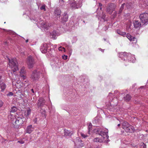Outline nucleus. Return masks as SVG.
Returning a JSON list of instances; mask_svg holds the SVG:
<instances>
[{"instance_id": "nucleus-1", "label": "nucleus", "mask_w": 148, "mask_h": 148, "mask_svg": "<svg viewBox=\"0 0 148 148\" xmlns=\"http://www.w3.org/2000/svg\"><path fill=\"white\" fill-rule=\"evenodd\" d=\"M118 56L121 60L126 62L132 63L135 62L136 58L134 55H132L130 53H127L125 52H121L119 53Z\"/></svg>"}, {"instance_id": "nucleus-2", "label": "nucleus", "mask_w": 148, "mask_h": 148, "mask_svg": "<svg viewBox=\"0 0 148 148\" xmlns=\"http://www.w3.org/2000/svg\"><path fill=\"white\" fill-rule=\"evenodd\" d=\"M9 118L15 126L17 127L23 124L25 121V119L24 117H21L18 115L10 114L9 116Z\"/></svg>"}, {"instance_id": "nucleus-3", "label": "nucleus", "mask_w": 148, "mask_h": 148, "mask_svg": "<svg viewBox=\"0 0 148 148\" xmlns=\"http://www.w3.org/2000/svg\"><path fill=\"white\" fill-rule=\"evenodd\" d=\"M31 20H33L36 21V23L39 27H40L45 31L49 29V24L48 23H46L41 19V18H37L36 17L30 18Z\"/></svg>"}, {"instance_id": "nucleus-4", "label": "nucleus", "mask_w": 148, "mask_h": 148, "mask_svg": "<svg viewBox=\"0 0 148 148\" xmlns=\"http://www.w3.org/2000/svg\"><path fill=\"white\" fill-rule=\"evenodd\" d=\"M6 58L9 60V65L13 72L18 70V63L17 60L16 58H12L10 59L7 56Z\"/></svg>"}, {"instance_id": "nucleus-5", "label": "nucleus", "mask_w": 148, "mask_h": 148, "mask_svg": "<svg viewBox=\"0 0 148 148\" xmlns=\"http://www.w3.org/2000/svg\"><path fill=\"white\" fill-rule=\"evenodd\" d=\"M84 0H77V1L74 0H69L68 1L69 6L72 9H78L82 6V3Z\"/></svg>"}, {"instance_id": "nucleus-6", "label": "nucleus", "mask_w": 148, "mask_h": 148, "mask_svg": "<svg viewBox=\"0 0 148 148\" xmlns=\"http://www.w3.org/2000/svg\"><path fill=\"white\" fill-rule=\"evenodd\" d=\"M97 131L99 135L104 138L105 141L108 143L109 141L108 139L109 136L108 135V129H102L99 128L97 129Z\"/></svg>"}, {"instance_id": "nucleus-7", "label": "nucleus", "mask_w": 148, "mask_h": 148, "mask_svg": "<svg viewBox=\"0 0 148 148\" xmlns=\"http://www.w3.org/2000/svg\"><path fill=\"white\" fill-rule=\"evenodd\" d=\"M42 74L40 71L39 70H35L32 72L30 78L33 82H36L39 80Z\"/></svg>"}, {"instance_id": "nucleus-8", "label": "nucleus", "mask_w": 148, "mask_h": 148, "mask_svg": "<svg viewBox=\"0 0 148 148\" xmlns=\"http://www.w3.org/2000/svg\"><path fill=\"white\" fill-rule=\"evenodd\" d=\"M37 106L38 108L42 110L43 111L45 112V109L47 106L46 101L43 98H40L37 101Z\"/></svg>"}, {"instance_id": "nucleus-9", "label": "nucleus", "mask_w": 148, "mask_h": 148, "mask_svg": "<svg viewBox=\"0 0 148 148\" xmlns=\"http://www.w3.org/2000/svg\"><path fill=\"white\" fill-rule=\"evenodd\" d=\"M122 128L126 132H132L134 131V127L126 121L124 122L122 125Z\"/></svg>"}, {"instance_id": "nucleus-10", "label": "nucleus", "mask_w": 148, "mask_h": 148, "mask_svg": "<svg viewBox=\"0 0 148 148\" xmlns=\"http://www.w3.org/2000/svg\"><path fill=\"white\" fill-rule=\"evenodd\" d=\"M117 33L123 37H125V36L127 37V38L130 41L132 42H134L136 40V38L129 34H126V33L125 32H121L119 30H117Z\"/></svg>"}, {"instance_id": "nucleus-11", "label": "nucleus", "mask_w": 148, "mask_h": 148, "mask_svg": "<svg viewBox=\"0 0 148 148\" xmlns=\"http://www.w3.org/2000/svg\"><path fill=\"white\" fill-rule=\"evenodd\" d=\"M139 18L142 22L144 24L147 25L148 24V13H144L141 14Z\"/></svg>"}, {"instance_id": "nucleus-12", "label": "nucleus", "mask_w": 148, "mask_h": 148, "mask_svg": "<svg viewBox=\"0 0 148 148\" xmlns=\"http://www.w3.org/2000/svg\"><path fill=\"white\" fill-rule=\"evenodd\" d=\"M35 63V61L33 57L31 56H29L27 59V64L29 69L33 68Z\"/></svg>"}, {"instance_id": "nucleus-13", "label": "nucleus", "mask_w": 148, "mask_h": 148, "mask_svg": "<svg viewBox=\"0 0 148 148\" xmlns=\"http://www.w3.org/2000/svg\"><path fill=\"white\" fill-rule=\"evenodd\" d=\"M116 7V5L114 3H110L108 5L106 11L109 14L112 13V12L114 10Z\"/></svg>"}, {"instance_id": "nucleus-14", "label": "nucleus", "mask_w": 148, "mask_h": 148, "mask_svg": "<svg viewBox=\"0 0 148 148\" xmlns=\"http://www.w3.org/2000/svg\"><path fill=\"white\" fill-rule=\"evenodd\" d=\"M48 45L47 43H44L41 45L40 50L43 53H45L47 52Z\"/></svg>"}, {"instance_id": "nucleus-15", "label": "nucleus", "mask_w": 148, "mask_h": 148, "mask_svg": "<svg viewBox=\"0 0 148 148\" xmlns=\"http://www.w3.org/2000/svg\"><path fill=\"white\" fill-rule=\"evenodd\" d=\"M82 142V140L79 138H77V141L75 143V144L76 146H77V148H80L84 146V144Z\"/></svg>"}, {"instance_id": "nucleus-16", "label": "nucleus", "mask_w": 148, "mask_h": 148, "mask_svg": "<svg viewBox=\"0 0 148 148\" xmlns=\"http://www.w3.org/2000/svg\"><path fill=\"white\" fill-rule=\"evenodd\" d=\"M20 73V76L24 80L25 79L26 77L24 75L26 73V71L24 67H23L21 68V69Z\"/></svg>"}, {"instance_id": "nucleus-17", "label": "nucleus", "mask_w": 148, "mask_h": 148, "mask_svg": "<svg viewBox=\"0 0 148 148\" xmlns=\"http://www.w3.org/2000/svg\"><path fill=\"white\" fill-rule=\"evenodd\" d=\"M118 101L117 98L114 97L111 101H110V104L111 106H116L118 104Z\"/></svg>"}, {"instance_id": "nucleus-18", "label": "nucleus", "mask_w": 148, "mask_h": 148, "mask_svg": "<svg viewBox=\"0 0 148 148\" xmlns=\"http://www.w3.org/2000/svg\"><path fill=\"white\" fill-rule=\"evenodd\" d=\"M133 24L134 27L136 29L139 28L141 26V23L138 21H134L133 22Z\"/></svg>"}, {"instance_id": "nucleus-19", "label": "nucleus", "mask_w": 148, "mask_h": 148, "mask_svg": "<svg viewBox=\"0 0 148 148\" xmlns=\"http://www.w3.org/2000/svg\"><path fill=\"white\" fill-rule=\"evenodd\" d=\"M68 16L67 13H64L63 17L61 19V21L62 23L65 22L68 20Z\"/></svg>"}, {"instance_id": "nucleus-20", "label": "nucleus", "mask_w": 148, "mask_h": 148, "mask_svg": "<svg viewBox=\"0 0 148 148\" xmlns=\"http://www.w3.org/2000/svg\"><path fill=\"white\" fill-rule=\"evenodd\" d=\"M52 36V38L53 39H56L57 38V36H58L60 35L57 31H53L51 34Z\"/></svg>"}, {"instance_id": "nucleus-21", "label": "nucleus", "mask_w": 148, "mask_h": 148, "mask_svg": "<svg viewBox=\"0 0 148 148\" xmlns=\"http://www.w3.org/2000/svg\"><path fill=\"white\" fill-rule=\"evenodd\" d=\"M33 128L32 127V125H30L27 126L26 130L27 133L30 134L33 131Z\"/></svg>"}, {"instance_id": "nucleus-22", "label": "nucleus", "mask_w": 148, "mask_h": 148, "mask_svg": "<svg viewBox=\"0 0 148 148\" xmlns=\"http://www.w3.org/2000/svg\"><path fill=\"white\" fill-rule=\"evenodd\" d=\"M105 14L102 12V15L101 16L100 15L98 18V19L100 20L101 21H106V20L105 19Z\"/></svg>"}, {"instance_id": "nucleus-23", "label": "nucleus", "mask_w": 148, "mask_h": 148, "mask_svg": "<svg viewBox=\"0 0 148 148\" xmlns=\"http://www.w3.org/2000/svg\"><path fill=\"white\" fill-rule=\"evenodd\" d=\"M6 87V85L5 83L2 82L0 84V88L1 89V92H3Z\"/></svg>"}, {"instance_id": "nucleus-24", "label": "nucleus", "mask_w": 148, "mask_h": 148, "mask_svg": "<svg viewBox=\"0 0 148 148\" xmlns=\"http://www.w3.org/2000/svg\"><path fill=\"white\" fill-rule=\"evenodd\" d=\"M64 135L65 136H71L73 134V132H71L69 131L65 130H64Z\"/></svg>"}, {"instance_id": "nucleus-25", "label": "nucleus", "mask_w": 148, "mask_h": 148, "mask_svg": "<svg viewBox=\"0 0 148 148\" xmlns=\"http://www.w3.org/2000/svg\"><path fill=\"white\" fill-rule=\"evenodd\" d=\"M31 109L29 108L25 112V115L26 118H27L28 116L30 115L31 113Z\"/></svg>"}, {"instance_id": "nucleus-26", "label": "nucleus", "mask_w": 148, "mask_h": 148, "mask_svg": "<svg viewBox=\"0 0 148 148\" xmlns=\"http://www.w3.org/2000/svg\"><path fill=\"white\" fill-rule=\"evenodd\" d=\"M54 13L56 15H60L61 14V11L59 9H56L55 10Z\"/></svg>"}, {"instance_id": "nucleus-27", "label": "nucleus", "mask_w": 148, "mask_h": 148, "mask_svg": "<svg viewBox=\"0 0 148 148\" xmlns=\"http://www.w3.org/2000/svg\"><path fill=\"white\" fill-rule=\"evenodd\" d=\"M124 98L125 101H128L130 100L131 97L129 95L127 94L125 97H124Z\"/></svg>"}, {"instance_id": "nucleus-28", "label": "nucleus", "mask_w": 148, "mask_h": 148, "mask_svg": "<svg viewBox=\"0 0 148 148\" xmlns=\"http://www.w3.org/2000/svg\"><path fill=\"white\" fill-rule=\"evenodd\" d=\"M81 136L84 138H85L86 137H88L89 136V134L88 133L86 134L85 133H81L80 134Z\"/></svg>"}, {"instance_id": "nucleus-29", "label": "nucleus", "mask_w": 148, "mask_h": 148, "mask_svg": "<svg viewBox=\"0 0 148 148\" xmlns=\"http://www.w3.org/2000/svg\"><path fill=\"white\" fill-rule=\"evenodd\" d=\"M17 108L15 106H13L12 107L11 110L10 112H16L17 110Z\"/></svg>"}, {"instance_id": "nucleus-30", "label": "nucleus", "mask_w": 148, "mask_h": 148, "mask_svg": "<svg viewBox=\"0 0 148 148\" xmlns=\"http://www.w3.org/2000/svg\"><path fill=\"white\" fill-rule=\"evenodd\" d=\"M93 141L95 142H101L102 141V140L99 138H96L94 139Z\"/></svg>"}, {"instance_id": "nucleus-31", "label": "nucleus", "mask_w": 148, "mask_h": 148, "mask_svg": "<svg viewBox=\"0 0 148 148\" xmlns=\"http://www.w3.org/2000/svg\"><path fill=\"white\" fill-rule=\"evenodd\" d=\"M28 81H27V80H25V81H24L23 82V83L24 84V86H26L25 87V88H26L27 86H28L29 85V83H28Z\"/></svg>"}, {"instance_id": "nucleus-32", "label": "nucleus", "mask_w": 148, "mask_h": 148, "mask_svg": "<svg viewBox=\"0 0 148 148\" xmlns=\"http://www.w3.org/2000/svg\"><path fill=\"white\" fill-rule=\"evenodd\" d=\"M77 39L76 37L74 36L73 37L71 41L72 43H75L77 41Z\"/></svg>"}, {"instance_id": "nucleus-33", "label": "nucleus", "mask_w": 148, "mask_h": 148, "mask_svg": "<svg viewBox=\"0 0 148 148\" xmlns=\"http://www.w3.org/2000/svg\"><path fill=\"white\" fill-rule=\"evenodd\" d=\"M125 4L124 3L123 4L121 7L120 8V10L119 11V13H120L123 10V9L124 6L125 5Z\"/></svg>"}, {"instance_id": "nucleus-34", "label": "nucleus", "mask_w": 148, "mask_h": 148, "mask_svg": "<svg viewBox=\"0 0 148 148\" xmlns=\"http://www.w3.org/2000/svg\"><path fill=\"white\" fill-rule=\"evenodd\" d=\"M40 9L41 10H43L44 11H45L46 10L45 8V5H42L40 8Z\"/></svg>"}, {"instance_id": "nucleus-35", "label": "nucleus", "mask_w": 148, "mask_h": 148, "mask_svg": "<svg viewBox=\"0 0 148 148\" xmlns=\"http://www.w3.org/2000/svg\"><path fill=\"white\" fill-rule=\"evenodd\" d=\"M58 50L60 51H65V49L64 48L62 47H60L58 48Z\"/></svg>"}, {"instance_id": "nucleus-36", "label": "nucleus", "mask_w": 148, "mask_h": 148, "mask_svg": "<svg viewBox=\"0 0 148 148\" xmlns=\"http://www.w3.org/2000/svg\"><path fill=\"white\" fill-rule=\"evenodd\" d=\"M92 126L90 125H88V134H90V132L91 130V128Z\"/></svg>"}, {"instance_id": "nucleus-37", "label": "nucleus", "mask_w": 148, "mask_h": 148, "mask_svg": "<svg viewBox=\"0 0 148 148\" xmlns=\"http://www.w3.org/2000/svg\"><path fill=\"white\" fill-rule=\"evenodd\" d=\"M13 95V93L12 92H9L8 94H7V96H11Z\"/></svg>"}, {"instance_id": "nucleus-38", "label": "nucleus", "mask_w": 148, "mask_h": 148, "mask_svg": "<svg viewBox=\"0 0 148 148\" xmlns=\"http://www.w3.org/2000/svg\"><path fill=\"white\" fill-rule=\"evenodd\" d=\"M67 57H68V56H66V55H64L63 56H62L63 59L64 60H66L67 59Z\"/></svg>"}, {"instance_id": "nucleus-39", "label": "nucleus", "mask_w": 148, "mask_h": 148, "mask_svg": "<svg viewBox=\"0 0 148 148\" xmlns=\"http://www.w3.org/2000/svg\"><path fill=\"white\" fill-rule=\"evenodd\" d=\"M38 119V118L36 117H35L33 120V121L34 122V123H37V121Z\"/></svg>"}, {"instance_id": "nucleus-40", "label": "nucleus", "mask_w": 148, "mask_h": 148, "mask_svg": "<svg viewBox=\"0 0 148 148\" xmlns=\"http://www.w3.org/2000/svg\"><path fill=\"white\" fill-rule=\"evenodd\" d=\"M18 143H19L20 144H22L24 143V141L23 140H18Z\"/></svg>"}, {"instance_id": "nucleus-41", "label": "nucleus", "mask_w": 148, "mask_h": 148, "mask_svg": "<svg viewBox=\"0 0 148 148\" xmlns=\"http://www.w3.org/2000/svg\"><path fill=\"white\" fill-rule=\"evenodd\" d=\"M3 105V102L1 100H0V107H1Z\"/></svg>"}, {"instance_id": "nucleus-42", "label": "nucleus", "mask_w": 148, "mask_h": 148, "mask_svg": "<svg viewBox=\"0 0 148 148\" xmlns=\"http://www.w3.org/2000/svg\"><path fill=\"white\" fill-rule=\"evenodd\" d=\"M102 6V4L101 3H99V9L100 10H101L102 9V8L101 6Z\"/></svg>"}, {"instance_id": "nucleus-43", "label": "nucleus", "mask_w": 148, "mask_h": 148, "mask_svg": "<svg viewBox=\"0 0 148 148\" xmlns=\"http://www.w3.org/2000/svg\"><path fill=\"white\" fill-rule=\"evenodd\" d=\"M145 86H141L139 88V89L140 90H141V89H145Z\"/></svg>"}, {"instance_id": "nucleus-44", "label": "nucleus", "mask_w": 148, "mask_h": 148, "mask_svg": "<svg viewBox=\"0 0 148 148\" xmlns=\"http://www.w3.org/2000/svg\"><path fill=\"white\" fill-rule=\"evenodd\" d=\"M21 53V54H24V52L23 51H22V50H21L19 51Z\"/></svg>"}, {"instance_id": "nucleus-45", "label": "nucleus", "mask_w": 148, "mask_h": 148, "mask_svg": "<svg viewBox=\"0 0 148 148\" xmlns=\"http://www.w3.org/2000/svg\"><path fill=\"white\" fill-rule=\"evenodd\" d=\"M143 148H146V145L145 144H144V143L143 144Z\"/></svg>"}, {"instance_id": "nucleus-46", "label": "nucleus", "mask_w": 148, "mask_h": 148, "mask_svg": "<svg viewBox=\"0 0 148 148\" xmlns=\"http://www.w3.org/2000/svg\"><path fill=\"white\" fill-rule=\"evenodd\" d=\"M99 8H98L97 9V16H99V14L98 12V11L99 10Z\"/></svg>"}, {"instance_id": "nucleus-47", "label": "nucleus", "mask_w": 148, "mask_h": 148, "mask_svg": "<svg viewBox=\"0 0 148 148\" xmlns=\"http://www.w3.org/2000/svg\"><path fill=\"white\" fill-rule=\"evenodd\" d=\"M99 50H100L102 52H103V51H104V49H102L100 48H99Z\"/></svg>"}, {"instance_id": "nucleus-48", "label": "nucleus", "mask_w": 148, "mask_h": 148, "mask_svg": "<svg viewBox=\"0 0 148 148\" xmlns=\"http://www.w3.org/2000/svg\"><path fill=\"white\" fill-rule=\"evenodd\" d=\"M120 148H125V147L123 145L121 146Z\"/></svg>"}, {"instance_id": "nucleus-49", "label": "nucleus", "mask_w": 148, "mask_h": 148, "mask_svg": "<svg viewBox=\"0 0 148 148\" xmlns=\"http://www.w3.org/2000/svg\"><path fill=\"white\" fill-rule=\"evenodd\" d=\"M112 94L111 93H109V96L110 97L112 96Z\"/></svg>"}, {"instance_id": "nucleus-50", "label": "nucleus", "mask_w": 148, "mask_h": 148, "mask_svg": "<svg viewBox=\"0 0 148 148\" xmlns=\"http://www.w3.org/2000/svg\"><path fill=\"white\" fill-rule=\"evenodd\" d=\"M59 1L60 2H63L64 1H63V0H59Z\"/></svg>"}, {"instance_id": "nucleus-51", "label": "nucleus", "mask_w": 148, "mask_h": 148, "mask_svg": "<svg viewBox=\"0 0 148 148\" xmlns=\"http://www.w3.org/2000/svg\"><path fill=\"white\" fill-rule=\"evenodd\" d=\"M31 91H32V92L33 93H34V92L33 89H32L31 90Z\"/></svg>"}, {"instance_id": "nucleus-52", "label": "nucleus", "mask_w": 148, "mask_h": 148, "mask_svg": "<svg viewBox=\"0 0 148 148\" xmlns=\"http://www.w3.org/2000/svg\"><path fill=\"white\" fill-rule=\"evenodd\" d=\"M1 76H0V82H1L2 81V80L1 79Z\"/></svg>"}, {"instance_id": "nucleus-53", "label": "nucleus", "mask_w": 148, "mask_h": 148, "mask_svg": "<svg viewBox=\"0 0 148 148\" xmlns=\"http://www.w3.org/2000/svg\"><path fill=\"white\" fill-rule=\"evenodd\" d=\"M15 85L16 87H17V86H18V84L17 83V85L16 84H15Z\"/></svg>"}, {"instance_id": "nucleus-54", "label": "nucleus", "mask_w": 148, "mask_h": 148, "mask_svg": "<svg viewBox=\"0 0 148 148\" xmlns=\"http://www.w3.org/2000/svg\"><path fill=\"white\" fill-rule=\"evenodd\" d=\"M12 84L13 85H14V81H13L12 82Z\"/></svg>"}, {"instance_id": "nucleus-55", "label": "nucleus", "mask_w": 148, "mask_h": 148, "mask_svg": "<svg viewBox=\"0 0 148 148\" xmlns=\"http://www.w3.org/2000/svg\"><path fill=\"white\" fill-rule=\"evenodd\" d=\"M120 124H118V125H117V126H118V127H119L120 126Z\"/></svg>"}, {"instance_id": "nucleus-56", "label": "nucleus", "mask_w": 148, "mask_h": 148, "mask_svg": "<svg viewBox=\"0 0 148 148\" xmlns=\"http://www.w3.org/2000/svg\"><path fill=\"white\" fill-rule=\"evenodd\" d=\"M28 39H27V40H26V42H28Z\"/></svg>"}, {"instance_id": "nucleus-57", "label": "nucleus", "mask_w": 148, "mask_h": 148, "mask_svg": "<svg viewBox=\"0 0 148 148\" xmlns=\"http://www.w3.org/2000/svg\"><path fill=\"white\" fill-rule=\"evenodd\" d=\"M89 125H90L92 126V124H91V123H89Z\"/></svg>"}, {"instance_id": "nucleus-58", "label": "nucleus", "mask_w": 148, "mask_h": 148, "mask_svg": "<svg viewBox=\"0 0 148 148\" xmlns=\"http://www.w3.org/2000/svg\"><path fill=\"white\" fill-rule=\"evenodd\" d=\"M97 119V118H95V122H96V119Z\"/></svg>"}, {"instance_id": "nucleus-59", "label": "nucleus", "mask_w": 148, "mask_h": 148, "mask_svg": "<svg viewBox=\"0 0 148 148\" xmlns=\"http://www.w3.org/2000/svg\"><path fill=\"white\" fill-rule=\"evenodd\" d=\"M55 47H56V46H57V45H55Z\"/></svg>"}, {"instance_id": "nucleus-60", "label": "nucleus", "mask_w": 148, "mask_h": 148, "mask_svg": "<svg viewBox=\"0 0 148 148\" xmlns=\"http://www.w3.org/2000/svg\"><path fill=\"white\" fill-rule=\"evenodd\" d=\"M5 44H6L7 43V42H5Z\"/></svg>"}, {"instance_id": "nucleus-61", "label": "nucleus", "mask_w": 148, "mask_h": 148, "mask_svg": "<svg viewBox=\"0 0 148 148\" xmlns=\"http://www.w3.org/2000/svg\"><path fill=\"white\" fill-rule=\"evenodd\" d=\"M70 52H71H71H72V51H70Z\"/></svg>"}, {"instance_id": "nucleus-62", "label": "nucleus", "mask_w": 148, "mask_h": 148, "mask_svg": "<svg viewBox=\"0 0 148 148\" xmlns=\"http://www.w3.org/2000/svg\"><path fill=\"white\" fill-rule=\"evenodd\" d=\"M49 101L51 102V101H50V100L49 99Z\"/></svg>"}, {"instance_id": "nucleus-63", "label": "nucleus", "mask_w": 148, "mask_h": 148, "mask_svg": "<svg viewBox=\"0 0 148 148\" xmlns=\"http://www.w3.org/2000/svg\"><path fill=\"white\" fill-rule=\"evenodd\" d=\"M96 148H98V147H96Z\"/></svg>"}]
</instances>
